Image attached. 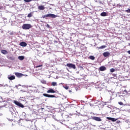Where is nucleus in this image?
<instances>
[{
  "instance_id": "obj_1",
  "label": "nucleus",
  "mask_w": 130,
  "mask_h": 130,
  "mask_svg": "<svg viewBox=\"0 0 130 130\" xmlns=\"http://www.w3.org/2000/svg\"><path fill=\"white\" fill-rule=\"evenodd\" d=\"M57 15L51 13H49L44 15L43 18H45L46 19H47V18H50V19H55V18H57Z\"/></svg>"
},
{
  "instance_id": "obj_2",
  "label": "nucleus",
  "mask_w": 130,
  "mask_h": 130,
  "mask_svg": "<svg viewBox=\"0 0 130 130\" xmlns=\"http://www.w3.org/2000/svg\"><path fill=\"white\" fill-rule=\"evenodd\" d=\"M32 27V25L30 24H23L22 28L23 30H29L30 28Z\"/></svg>"
},
{
  "instance_id": "obj_3",
  "label": "nucleus",
  "mask_w": 130,
  "mask_h": 130,
  "mask_svg": "<svg viewBox=\"0 0 130 130\" xmlns=\"http://www.w3.org/2000/svg\"><path fill=\"white\" fill-rule=\"evenodd\" d=\"M67 67H68L70 69H74V70H76V65L73 63H67Z\"/></svg>"
},
{
  "instance_id": "obj_4",
  "label": "nucleus",
  "mask_w": 130,
  "mask_h": 130,
  "mask_svg": "<svg viewBox=\"0 0 130 130\" xmlns=\"http://www.w3.org/2000/svg\"><path fill=\"white\" fill-rule=\"evenodd\" d=\"M43 95L45 97H48V98H55V95H54L48 94L47 93H44Z\"/></svg>"
},
{
  "instance_id": "obj_5",
  "label": "nucleus",
  "mask_w": 130,
  "mask_h": 130,
  "mask_svg": "<svg viewBox=\"0 0 130 130\" xmlns=\"http://www.w3.org/2000/svg\"><path fill=\"white\" fill-rule=\"evenodd\" d=\"M92 119H93V120H95V121H102V119H101V118L99 117H93L92 118Z\"/></svg>"
},
{
  "instance_id": "obj_6",
  "label": "nucleus",
  "mask_w": 130,
  "mask_h": 130,
  "mask_svg": "<svg viewBox=\"0 0 130 130\" xmlns=\"http://www.w3.org/2000/svg\"><path fill=\"white\" fill-rule=\"evenodd\" d=\"M15 75L16 76V77H17V78H22V77L24 76L23 74L20 73H15Z\"/></svg>"
},
{
  "instance_id": "obj_7",
  "label": "nucleus",
  "mask_w": 130,
  "mask_h": 130,
  "mask_svg": "<svg viewBox=\"0 0 130 130\" xmlns=\"http://www.w3.org/2000/svg\"><path fill=\"white\" fill-rule=\"evenodd\" d=\"M106 70H107V68H106V67L105 66H101L99 68V70L101 72H104V71H106Z\"/></svg>"
},
{
  "instance_id": "obj_8",
  "label": "nucleus",
  "mask_w": 130,
  "mask_h": 130,
  "mask_svg": "<svg viewBox=\"0 0 130 130\" xmlns=\"http://www.w3.org/2000/svg\"><path fill=\"white\" fill-rule=\"evenodd\" d=\"M19 45L20 46H22V47H26L27 46V43L25 42H21L20 44Z\"/></svg>"
},
{
  "instance_id": "obj_9",
  "label": "nucleus",
  "mask_w": 130,
  "mask_h": 130,
  "mask_svg": "<svg viewBox=\"0 0 130 130\" xmlns=\"http://www.w3.org/2000/svg\"><path fill=\"white\" fill-rule=\"evenodd\" d=\"M8 79L9 80H10V81H12L13 80H15V77L14 75H8Z\"/></svg>"
},
{
  "instance_id": "obj_10",
  "label": "nucleus",
  "mask_w": 130,
  "mask_h": 130,
  "mask_svg": "<svg viewBox=\"0 0 130 130\" xmlns=\"http://www.w3.org/2000/svg\"><path fill=\"white\" fill-rule=\"evenodd\" d=\"M103 55L105 57H107V56H109V55H110V53L109 52H105L103 53Z\"/></svg>"
},
{
  "instance_id": "obj_11",
  "label": "nucleus",
  "mask_w": 130,
  "mask_h": 130,
  "mask_svg": "<svg viewBox=\"0 0 130 130\" xmlns=\"http://www.w3.org/2000/svg\"><path fill=\"white\" fill-rule=\"evenodd\" d=\"M107 118L109 119V120H111V121L113 122L116 121V120H117V119H115L114 118L108 117Z\"/></svg>"
},
{
  "instance_id": "obj_12",
  "label": "nucleus",
  "mask_w": 130,
  "mask_h": 130,
  "mask_svg": "<svg viewBox=\"0 0 130 130\" xmlns=\"http://www.w3.org/2000/svg\"><path fill=\"white\" fill-rule=\"evenodd\" d=\"M39 10H40L41 11H43L45 9V7L43 6H40L38 7Z\"/></svg>"
},
{
  "instance_id": "obj_13",
  "label": "nucleus",
  "mask_w": 130,
  "mask_h": 130,
  "mask_svg": "<svg viewBox=\"0 0 130 130\" xmlns=\"http://www.w3.org/2000/svg\"><path fill=\"white\" fill-rule=\"evenodd\" d=\"M18 58L19 60H23L25 59V57L24 56H19Z\"/></svg>"
},
{
  "instance_id": "obj_14",
  "label": "nucleus",
  "mask_w": 130,
  "mask_h": 130,
  "mask_svg": "<svg viewBox=\"0 0 130 130\" xmlns=\"http://www.w3.org/2000/svg\"><path fill=\"white\" fill-rule=\"evenodd\" d=\"M47 93H55V91L52 89H49Z\"/></svg>"
},
{
  "instance_id": "obj_15",
  "label": "nucleus",
  "mask_w": 130,
  "mask_h": 130,
  "mask_svg": "<svg viewBox=\"0 0 130 130\" xmlns=\"http://www.w3.org/2000/svg\"><path fill=\"white\" fill-rule=\"evenodd\" d=\"M101 16L102 17H106V16H107V13H106V12H102L101 14Z\"/></svg>"
},
{
  "instance_id": "obj_16",
  "label": "nucleus",
  "mask_w": 130,
  "mask_h": 130,
  "mask_svg": "<svg viewBox=\"0 0 130 130\" xmlns=\"http://www.w3.org/2000/svg\"><path fill=\"white\" fill-rule=\"evenodd\" d=\"M97 48L98 49H104V48H106V45L101 46V47H98Z\"/></svg>"
},
{
  "instance_id": "obj_17",
  "label": "nucleus",
  "mask_w": 130,
  "mask_h": 130,
  "mask_svg": "<svg viewBox=\"0 0 130 130\" xmlns=\"http://www.w3.org/2000/svg\"><path fill=\"white\" fill-rule=\"evenodd\" d=\"M10 110L12 115H13V114H14L15 113V111H14V109H13V108H11L10 109Z\"/></svg>"
},
{
  "instance_id": "obj_18",
  "label": "nucleus",
  "mask_w": 130,
  "mask_h": 130,
  "mask_svg": "<svg viewBox=\"0 0 130 130\" xmlns=\"http://www.w3.org/2000/svg\"><path fill=\"white\" fill-rule=\"evenodd\" d=\"M1 52L3 53V54H7L8 53V51L6 50H2Z\"/></svg>"
},
{
  "instance_id": "obj_19",
  "label": "nucleus",
  "mask_w": 130,
  "mask_h": 130,
  "mask_svg": "<svg viewBox=\"0 0 130 130\" xmlns=\"http://www.w3.org/2000/svg\"><path fill=\"white\" fill-rule=\"evenodd\" d=\"M8 59H10V60H15V57H13V56L8 57Z\"/></svg>"
},
{
  "instance_id": "obj_20",
  "label": "nucleus",
  "mask_w": 130,
  "mask_h": 130,
  "mask_svg": "<svg viewBox=\"0 0 130 130\" xmlns=\"http://www.w3.org/2000/svg\"><path fill=\"white\" fill-rule=\"evenodd\" d=\"M14 103L15 104V105H17V106H19L20 103L18 102V101H14Z\"/></svg>"
},
{
  "instance_id": "obj_21",
  "label": "nucleus",
  "mask_w": 130,
  "mask_h": 130,
  "mask_svg": "<svg viewBox=\"0 0 130 130\" xmlns=\"http://www.w3.org/2000/svg\"><path fill=\"white\" fill-rule=\"evenodd\" d=\"M51 85L54 87L55 86H57V83L56 82H52Z\"/></svg>"
},
{
  "instance_id": "obj_22",
  "label": "nucleus",
  "mask_w": 130,
  "mask_h": 130,
  "mask_svg": "<svg viewBox=\"0 0 130 130\" xmlns=\"http://www.w3.org/2000/svg\"><path fill=\"white\" fill-rule=\"evenodd\" d=\"M89 58L90 59H91V60H94V59H95V57L94 56H90Z\"/></svg>"
},
{
  "instance_id": "obj_23",
  "label": "nucleus",
  "mask_w": 130,
  "mask_h": 130,
  "mask_svg": "<svg viewBox=\"0 0 130 130\" xmlns=\"http://www.w3.org/2000/svg\"><path fill=\"white\" fill-rule=\"evenodd\" d=\"M19 107H21V108H24V105L22 104L21 103L19 104V105L18 106Z\"/></svg>"
},
{
  "instance_id": "obj_24",
  "label": "nucleus",
  "mask_w": 130,
  "mask_h": 130,
  "mask_svg": "<svg viewBox=\"0 0 130 130\" xmlns=\"http://www.w3.org/2000/svg\"><path fill=\"white\" fill-rule=\"evenodd\" d=\"M63 88H64L66 90H69V86H64V85H63Z\"/></svg>"
},
{
  "instance_id": "obj_25",
  "label": "nucleus",
  "mask_w": 130,
  "mask_h": 130,
  "mask_svg": "<svg viewBox=\"0 0 130 130\" xmlns=\"http://www.w3.org/2000/svg\"><path fill=\"white\" fill-rule=\"evenodd\" d=\"M111 73H113L114 72H115V69L112 68L110 69Z\"/></svg>"
},
{
  "instance_id": "obj_26",
  "label": "nucleus",
  "mask_w": 130,
  "mask_h": 130,
  "mask_svg": "<svg viewBox=\"0 0 130 130\" xmlns=\"http://www.w3.org/2000/svg\"><path fill=\"white\" fill-rule=\"evenodd\" d=\"M41 82L42 83V84H46V81L44 80H42Z\"/></svg>"
},
{
  "instance_id": "obj_27",
  "label": "nucleus",
  "mask_w": 130,
  "mask_h": 130,
  "mask_svg": "<svg viewBox=\"0 0 130 130\" xmlns=\"http://www.w3.org/2000/svg\"><path fill=\"white\" fill-rule=\"evenodd\" d=\"M28 18H31L32 17V14L29 13L27 15Z\"/></svg>"
},
{
  "instance_id": "obj_28",
  "label": "nucleus",
  "mask_w": 130,
  "mask_h": 130,
  "mask_svg": "<svg viewBox=\"0 0 130 130\" xmlns=\"http://www.w3.org/2000/svg\"><path fill=\"white\" fill-rule=\"evenodd\" d=\"M25 3H30V2H31L32 0H24Z\"/></svg>"
},
{
  "instance_id": "obj_29",
  "label": "nucleus",
  "mask_w": 130,
  "mask_h": 130,
  "mask_svg": "<svg viewBox=\"0 0 130 130\" xmlns=\"http://www.w3.org/2000/svg\"><path fill=\"white\" fill-rule=\"evenodd\" d=\"M118 104H119V105H123V103L121 102H118Z\"/></svg>"
},
{
  "instance_id": "obj_30",
  "label": "nucleus",
  "mask_w": 130,
  "mask_h": 130,
  "mask_svg": "<svg viewBox=\"0 0 130 130\" xmlns=\"http://www.w3.org/2000/svg\"><path fill=\"white\" fill-rule=\"evenodd\" d=\"M41 67H42V65H39V66H36V68H41Z\"/></svg>"
},
{
  "instance_id": "obj_31",
  "label": "nucleus",
  "mask_w": 130,
  "mask_h": 130,
  "mask_svg": "<svg viewBox=\"0 0 130 130\" xmlns=\"http://www.w3.org/2000/svg\"><path fill=\"white\" fill-rule=\"evenodd\" d=\"M127 53H128V54H130V50L127 51Z\"/></svg>"
},
{
  "instance_id": "obj_32",
  "label": "nucleus",
  "mask_w": 130,
  "mask_h": 130,
  "mask_svg": "<svg viewBox=\"0 0 130 130\" xmlns=\"http://www.w3.org/2000/svg\"><path fill=\"white\" fill-rule=\"evenodd\" d=\"M107 107H108V108H110L111 107V106H108Z\"/></svg>"
},
{
  "instance_id": "obj_33",
  "label": "nucleus",
  "mask_w": 130,
  "mask_h": 130,
  "mask_svg": "<svg viewBox=\"0 0 130 130\" xmlns=\"http://www.w3.org/2000/svg\"><path fill=\"white\" fill-rule=\"evenodd\" d=\"M47 27H48V28H49V24H47Z\"/></svg>"
},
{
  "instance_id": "obj_34",
  "label": "nucleus",
  "mask_w": 130,
  "mask_h": 130,
  "mask_svg": "<svg viewBox=\"0 0 130 130\" xmlns=\"http://www.w3.org/2000/svg\"><path fill=\"white\" fill-rule=\"evenodd\" d=\"M4 87H8V85H5Z\"/></svg>"
},
{
  "instance_id": "obj_35",
  "label": "nucleus",
  "mask_w": 130,
  "mask_h": 130,
  "mask_svg": "<svg viewBox=\"0 0 130 130\" xmlns=\"http://www.w3.org/2000/svg\"><path fill=\"white\" fill-rule=\"evenodd\" d=\"M0 87H3V85L2 84H0Z\"/></svg>"
},
{
  "instance_id": "obj_36",
  "label": "nucleus",
  "mask_w": 130,
  "mask_h": 130,
  "mask_svg": "<svg viewBox=\"0 0 130 130\" xmlns=\"http://www.w3.org/2000/svg\"><path fill=\"white\" fill-rule=\"evenodd\" d=\"M61 84H62V83H59V85H61Z\"/></svg>"
},
{
  "instance_id": "obj_37",
  "label": "nucleus",
  "mask_w": 130,
  "mask_h": 130,
  "mask_svg": "<svg viewBox=\"0 0 130 130\" xmlns=\"http://www.w3.org/2000/svg\"><path fill=\"white\" fill-rule=\"evenodd\" d=\"M69 92H72V91L70 90Z\"/></svg>"
},
{
  "instance_id": "obj_38",
  "label": "nucleus",
  "mask_w": 130,
  "mask_h": 130,
  "mask_svg": "<svg viewBox=\"0 0 130 130\" xmlns=\"http://www.w3.org/2000/svg\"><path fill=\"white\" fill-rule=\"evenodd\" d=\"M119 122V121H118V122Z\"/></svg>"
},
{
  "instance_id": "obj_39",
  "label": "nucleus",
  "mask_w": 130,
  "mask_h": 130,
  "mask_svg": "<svg viewBox=\"0 0 130 130\" xmlns=\"http://www.w3.org/2000/svg\"><path fill=\"white\" fill-rule=\"evenodd\" d=\"M119 122V121H118V122Z\"/></svg>"
},
{
  "instance_id": "obj_40",
  "label": "nucleus",
  "mask_w": 130,
  "mask_h": 130,
  "mask_svg": "<svg viewBox=\"0 0 130 130\" xmlns=\"http://www.w3.org/2000/svg\"><path fill=\"white\" fill-rule=\"evenodd\" d=\"M0 46H1V45H0Z\"/></svg>"
}]
</instances>
